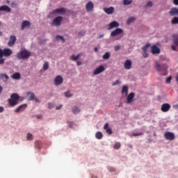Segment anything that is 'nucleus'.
Here are the masks:
<instances>
[{"label": "nucleus", "instance_id": "nucleus-1", "mask_svg": "<svg viewBox=\"0 0 178 178\" xmlns=\"http://www.w3.org/2000/svg\"><path fill=\"white\" fill-rule=\"evenodd\" d=\"M19 99H20V96L17 93H13L10 95V98L8 99V103L10 106H16L19 104Z\"/></svg>", "mask_w": 178, "mask_h": 178}, {"label": "nucleus", "instance_id": "nucleus-2", "mask_svg": "<svg viewBox=\"0 0 178 178\" xmlns=\"http://www.w3.org/2000/svg\"><path fill=\"white\" fill-rule=\"evenodd\" d=\"M30 56H31V52H30L29 50L26 49L21 50L19 52H17L16 54V57L19 60L29 59Z\"/></svg>", "mask_w": 178, "mask_h": 178}, {"label": "nucleus", "instance_id": "nucleus-3", "mask_svg": "<svg viewBox=\"0 0 178 178\" xmlns=\"http://www.w3.org/2000/svg\"><path fill=\"white\" fill-rule=\"evenodd\" d=\"M13 54V51L10 48L0 49V58H9Z\"/></svg>", "mask_w": 178, "mask_h": 178}, {"label": "nucleus", "instance_id": "nucleus-4", "mask_svg": "<svg viewBox=\"0 0 178 178\" xmlns=\"http://www.w3.org/2000/svg\"><path fill=\"white\" fill-rule=\"evenodd\" d=\"M62 20H63V17L61 16L56 17L51 22V26H56V27H59L60 24H62Z\"/></svg>", "mask_w": 178, "mask_h": 178}, {"label": "nucleus", "instance_id": "nucleus-5", "mask_svg": "<svg viewBox=\"0 0 178 178\" xmlns=\"http://www.w3.org/2000/svg\"><path fill=\"white\" fill-rule=\"evenodd\" d=\"M155 67L158 72H166V70H168V65L166 64H163L161 65L159 63H156Z\"/></svg>", "mask_w": 178, "mask_h": 178}, {"label": "nucleus", "instance_id": "nucleus-6", "mask_svg": "<svg viewBox=\"0 0 178 178\" xmlns=\"http://www.w3.org/2000/svg\"><path fill=\"white\" fill-rule=\"evenodd\" d=\"M164 138H165V140H169L170 141H173V140L176 138V136H175V134L168 131L164 134Z\"/></svg>", "mask_w": 178, "mask_h": 178}, {"label": "nucleus", "instance_id": "nucleus-7", "mask_svg": "<svg viewBox=\"0 0 178 178\" xmlns=\"http://www.w3.org/2000/svg\"><path fill=\"white\" fill-rule=\"evenodd\" d=\"M123 33V29L120 28H117L114 31H113L111 33V37H118V35H120V34H122Z\"/></svg>", "mask_w": 178, "mask_h": 178}, {"label": "nucleus", "instance_id": "nucleus-8", "mask_svg": "<svg viewBox=\"0 0 178 178\" xmlns=\"http://www.w3.org/2000/svg\"><path fill=\"white\" fill-rule=\"evenodd\" d=\"M66 10L64 8H56L55 9L51 15H54V16H57V15H62V13H65Z\"/></svg>", "mask_w": 178, "mask_h": 178}, {"label": "nucleus", "instance_id": "nucleus-9", "mask_svg": "<svg viewBox=\"0 0 178 178\" xmlns=\"http://www.w3.org/2000/svg\"><path fill=\"white\" fill-rule=\"evenodd\" d=\"M102 72H105V67H104L103 65H99L95 70L93 73L95 76H97L98 74H101Z\"/></svg>", "mask_w": 178, "mask_h": 178}, {"label": "nucleus", "instance_id": "nucleus-10", "mask_svg": "<svg viewBox=\"0 0 178 178\" xmlns=\"http://www.w3.org/2000/svg\"><path fill=\"white\" fill-rule=\"evenodd\" d=\"M16 41H17L16 36L12 35L10 36V39H9V41H8L7 45L8 47H13V45H15Z\"/></svg>", "mask_w": 178, "mask_h": 178}, {"label": "nucleus", "instance_id": "nucleus-11", "mask_svg": "<svg viewBox=\"0 0 178 178\" xmlns=\"http://www.w3.org/2000/svg\"><path fill=\"white\" fill-rule=\"evenodd\" d=\"M62 83H63V78L62 77V76L60 75L56 76L54 79L55 86H60Z\"/></svg>", "mask_w": 178, "mask_h": 178}, {"label": "nucleus", "instance_id": "nucleus-12", "mask_svg": "<svg viewBox=\"0 0 178 178\" xmlns=\"http://www.w3.org/2000/svg\"><path fill=\"white\" fill-rule=\"evenodd\" d=\"M170 108H171L170 104L165 103V104H162L161 111L162 112H169V111L170 110Z\"/></svg>", "mask_w": 178, "mask_h": 178}, {"label": "nucleus", "instance_id": "nucleus-13", "mask_svg": "<svg viewBox=\"0 0 178 178\" xmlns=\"http://www.w3.org/2000/svg\"><path fill=\"white\" fill-rule=\"evenodd\" d=\"M135 95L136 94L131 92L127 97V104H131V102H134Z\"/></svg>", "mask_w": 178, "mask_h": 178}, {"label": "nucleus", "instance_id": "nucleus-14", "mask_svg": "<svg viewBox=\"0 0 178 178\" xmlns=\"http://www.w3.org/2000/svg\"><path fill=\"white\" fill-rule=\"evenodd\" d=\"M151 52L153 55H156V54H161V49H159L156 45H153L151 47Z\"/></svg>", "mask_w": 178, "mask_h": 178}, {"label": "nucleus", "instance_id": "nucleus-15", "mask_svg": "<svg viewBox=\"0 0 178 178\" xmlns=\"http://www.w3.org/2000/svg\"><path fill=\"white\" fill-rule=\"evenodd\" d=\"M26 108H27V104H22L15 110V112L16 113H19V112H23V111H24Z\"/></svg>", "mask_w": 178, "mask_h": 178}, {"label": "nucleus", "instance_id": "nucleus-16", "mask_svg": "<svg viewBox=\"0 0 178 178\" xmlns=\"http://www.w3.org/2000/svg\"><path fill=\"white\" fill-rule=\"evenodd\" d=\"M170 16H178V8L176 7L172 8L169 11Z\"/></svg>", "mask_w": 178, "mask_h": 178}, {"label": "nucleus", "instance_id": "nucleus-17", "mask_svg": "<svg viewBox=\"0 0 178 178\" xmlns=\"http://www.w3.org/2000/svg\"><path fill=\"white\" fill-rule=\"evenodd\" d=\"M103 10L106 13L107 15H113L115 12V8L110 7V8H104Z\"/></svg>", "mask_w": 178, "mask_h": 178}, {"label": "nucleus", "instance_id": "nucleus-18", "mask_svg": "<svg viewBox=\"0 0 178 178\" xmlns=\"http://www.w3.org/2000/svg\"><path fill=\"white\" fill-rule=\"evenodd\" d=\"M30 26H31V23L30 22V21H23L21 24V30H24L26 27H30Z\"/></svg>", "mask_w": 178, "mask_h": 178}, {"label": "nucleus", "instance_id": "nucleus-19", "mask_svg": "<svg viewBox=\"0 0 178 178\" xmlns=\"http://www.w3.org/2000/svg\"><path fill=\"white\" fill-rule=\"evenodd\" d=\"M86 12H91L94 9V3L89 1L86 6Z\"/></svg>", "mask_w": 178, "mask_h": 178}, {"label": "nucleus", "instance_id": "nucleus-20", "mask_svg": "<svg viewBox=\"0 0 178 178\" xmlns=\"http://www.w3.org/2000/svg\"><path fill=\"white\" fill-rule=\"evenodd\" d=\"M119 22L113 21L108 24V30H112V29H115V27H119Z\"/></svg>", "mask_w": 178, "mask_h": 178}, {"label": "nucleus", "instance_id": "nucleus-21", "mask_svg": "<svg viewBox=\"0 0 178 178\" xmlns=\"http://www.w3.org/2000/svg\"><path fill=\"white\" fill-rule=\"evenodd\" d=\"M10 10H12V9H10L8 6L4 5L0 6V12H7V13H9Z\"/></svg>", "mask_w": 178, "mask_h": 178}, {"label": "nucleus", "instance_id": "nucleus-22", "mask_svg": "<svg viewBox=\"0 0 178 178\" xmlns=\"http://www.w3.org/2000/svg\"><path fill=\"white\" fill-rule=\"evenodd\" d=\"M109 127V123L106 122L105 125L104 126V129L106 130L107 134H112L113 132L112 131V129L108 128Z\"/></svg>", "mask_w": 178, "mask_h": 178}, {"label": "nucleus", "instance_id": "nucleus-23", "mask_svg": "<svg viewBox=\"0 0 178 178\" xmlns=\"http://www.w3.org/2000/svg\"><path fill=\"white\" fill-rule=\"evenodd\" d=\"M124 66L125 69H127V70H130V69H131V60H127L124 63Z\"/></svg>", "mask_w": 178, "mask_h": 178}, {"label": "nucleus", "instance_id": "nucleus-24", "mask_svg": "<svg viewBox=\"0 0 178 178\" xmlns=\"http://www.w3.org/2000/svg\"><path fill=\"white\" fill-rule=\"evenodd\" d=\"M26 95H30L29 99V101H34V99H35V95H34V92H28Z\"/></svg>", "mask_w": 178, "mask_h": 178}, {"label": "nucleus", "instance_id": "nucleus-25", "mask_svg": "<svg viewBox=\"0 0 178 178\" xmlns=\"http://www.w3.org/2000/svg\"><path fill=\"white\" fill-rule=\"evenodd\" d=\"M122 94H124L125 97H127V94H129V87L127 86H124L122 87Z\"/></svg>", "mask_w": 178, "mask_h": 178}, {"label": "nucleus", "instance_id": "nucleus-26", "mask_svg": "<svg viewBox=\"0 0 178 178\" xmlns=\"http://www.w3.org/2000/svg\"><path fill=\"white\" fill-rule=\"evenodd\" d=\"M21 76L22 75H20L19 72H15L11 76L12 79H13L14 80H20Z\"/></svg>", "mask_w": 178, "mask_h": 178}, {"label": "nucleus", "instance_id": "nucleus-27", "mask_svg": "<svg viewBox=\"0 0 178 178\" xmlns=\"http://www.w3.org/2000/svg\"><path fill=\"white\" fill-rule=\"evenodd\" d=\"M95 137L97 138V140H102V138L104 137V134L101 131H97L95 134Z\"/></svg>", "mask_w": 178, "mask_h": 178}, {"label": "nucleus", "instance_id": "nucleus-28", "mask_svg": "<svg viewBox=\"0 0 178 178\" xmlns=\"http://www.w3.org/2000/svg\"><path fill=\"white\" fill-rule=\"evenodd\" d=\"M72 111L74 115H77V113H80L81 110L79 108V107L74 106L72 107Z\"/></svg>", "mask_w": 178, "mask_h": 178}, {"label": "nucleus", "instance_id": "nucleus-29", "mask_svg": "<svg viewBox=\"0 0 178 178\" xmlns=\"http://www.w3.org/2000/svg\"><path fill=\"white\" fill-rule=\"evenodd\" d=\"M172 40L176 47H178V35H173L172 36Z\"/></svg>", "mask_w": 178, "mask_h": 178}, {"label": "nucleus", "instance_id": "nucleus-30", "mask_svg": "<svg viewBox=\"0 0 178 178\" xmlns=\"http://www.w3.org/2000/svg\"><path fill=\"white\" fill-rule=\"evenodd\" d=\"M151 47V44L148 43L145 44V46L141 47V49L143 51L148 52V49Z\"/></svg>", "mask_w": 178, "mask_h": 178}, {"label": "nucleus", "instance_id": "nucleus-31", "mask_svg": "<svg viewBox=\"0 0 178 178\" xmlns=\"http://www.w3.org/2000/svg\"><path fill=\"white\" fill-rule=\"evenodd\" d=\"M7 3L11 6V8H17V3H16V1H7Z\"/></svg>", "mask_w": 178, "mask_h": 178}, {"label": "nucleus", "instance_id": "nucleus-32", "mask_svg": "<svg viewBox=\"0 0 178 178\" xmlns=\"http://www.w3.org/2000/svg\"><path fill=\"white\" fill-rule=\"evenodd\" d=\"M3 79H6V80H9V76L6 74H0V80H3Z\"/></svg>", "mask_w": 178, "mask_h": 178}, {"label": "nucleus", "instance_id": "nucleus-33", "mask_svg": "<svg viewBox=\"0 0 178 178\" xmlns=\"http://www.w3.org/2000/svg\"><path fill=\"white\" fill-rule=\"evenodd\" d=\"M26 140H28V141H31L32 140H34V136L33 134L28 133L26 135Z\"/></svg>", "mask_w": 178, "mask_h": 178}, {"label": "nucleus", "instance_id": "nucleus-34", "mask_svg": "<svg viewBox=\"0 0 178 178\" xmlns=\"http://www.w3.org/2000/svg\"><path fill=\"white\" fill-rule=\"evenodd\" d=\"M111 58V53L110 52H106L104 55H103V59L105 60H108Z\"/></svg>", "mask_w": 178, "mask_h": 178}, {"label": "nucleus", "instance_id": "nucleus-35", "mask_svg": "<svg viewBox=\"0 0 178 178\" xmlns=\"http://www.w3.org/2000/svg\"><path fill=\"white\" fill-rule=\"evenodd\" d=\"M56 40H57V41H62V42H65V38H63V36H61V35H56Z\"/></svg>", "mask_w": 178, "mask_h": 178}, {"label": "nucleus", "instance_id": "nucleus-36", "mask_svg": "<svg viewBox=\"0 0 178 178\" xmlns=\"http://www.w3.org/2000/svg\"><path fill=\"white\" fill-rule=\"evenodd\" d=\"M171 23L172 24H178V17H174L171 20Z\"/></svg>", "mask_w": 178, "mask_h": 178}, {"label": "nucleus", "instance_id": "nucleus-37", "mask_svg": "<svg viewBox=\"0 0 178 178\" xmlns=\"http://www.w3.org/2000/svg\"><path fill=\"white\" fill-rule=\"evenodd\" d=\"M134 20H136V18H134V17H131L128 18L127 23V24H130L131 23H133V22H134Z\"/></svg>", "mask_w": 178, "mask_h": 178}, {"label": "nucleus", "instance_id": "nucleus-38", "mask_svg": "<svg viewBox=\"0 0 178 178\" xmlns=\"http://www.w3.org/2000/svg\"><path fill=\"white\" fill-rule=\"evenodd\" d=\"M49 67V63L45 62L43 65V70H48Z\"/></svg>", "mask_w": 178, "mask_h": 178}, {"label": "nucleus", "instance_id": "nucleus-39", "mask_svg": "<svg viewBox=\"0 0 178 178\" xmlns=\"http://www.w3.org/2000/svg\"><path fill=\"white\" fill-rule=\"evenodd\" d=\"M65 95L67 98H70L71 97H73V95L70 93V90H67L65 92Z\"/></svg>", "mask_w": 178, "mask_h": 178}, {"label": "nucleus", "instance_id": "nucleus-40", "mask_svg": "<svg viewBox=\"0 0 178 178\" xmlns=\"http://www.w3.org/2000/svg\"><path fill=\"white\" fill-rule=\"evenodd\" d=\"M35 148H38V149H41V143L40 142L35 141Z\"/></svg>", "mask_w": 178, "mask_h": 178}, {"label": "nucleus", "instance_id": "nucleus-41", "mask_svg": "<svg viewBox=\"0 0 178 178\" xmlns=\"http://www.w3.org/2000/svg\"><path fill=\"white\" fill-rule=\"evenodd\" d=\"M72 60H77V59H79V58H80V54H78L77 56H75L74 54H73L72 56H71Z\"/></svg>", "mask_w": 178, "mask_h": 178}, {"label": "nucleus", "instance_id": "nucleus-42", "mask_svg": "<svg viewBox=\"0 0 178 178\" xmlns=\"http://www.w3.org/2000/svg\"><path fill=\"white\" fill-rule=\"evenodd\" d=\"M120 147H121L120 143L117 142V143L114 145L113 148H114L115 149H119V148H120Z\"/></svg>", "mask_w": 178, "mask_h": 178}, {"label": "nucleus", "instance_id": "nucleus-43", "mask_svg": "<svg viewBox=\"0 0 178 178\" xmlns=\"http://www.w3.org/2000/svg\"><path fill=\"white\" fill-rule=\"evenodd\" d=\"M120 83H122V82L120 81V80L117 79L115 82H113V83H112V86H118V85L120 84Z\"/></svg>", "mask_w": 178, "mask_h": 178}, {"label": "nucleus", "instance_id": "nucleus-44", "mask_svg": "<svg viewBox=\"0 0 178 178\" xmlns=\"http://www.w3.org/2000/svg\"><path fill=\"white\" fill-rule=\"evenodd\" d=\"M143 53L142 54L143 58H148L149 56V54H148V51H143Z\"/></svg>", "mask_w": 178, "mask_h": 178}, {"label": "nucleus", "instance_id": "nucleus-45", "mask_svg": "<svg viewBox=\"0 0 178 178\" xmlns=\"http://www.w3.org/2000/svg\"><path fill=\"white\" fill-rule=\"evenodd\" d=\"M108 170L109 172H116V168H115L113 167H108Z\"/></svg>", "mask_w": 178, "mask_h": 178}, {"label": "nucleus", "instance_id": "nucleus-46", "mask_svg": "<svg viewBox=\"0 0 178 178\" xmlns=\"http://www.w3.org/2000/svg\"><path fill=\"white\" fill-rule=\"evenodd\" d=\"M143 134H144V132H140V133H134L132 134V136H134V137L138 136H143Z\"/></svg>", "mask_w": 178, "mask_h": 178}, {"label": "nucleus", "instance_id": "nucleus-47", "mask_svg": "<svg viewBox=\"0 0 178 178\" xmlns=\"http://www.w3.org/2000/svg\"><path fill=\"white\" fill-rule=\"evenodd\" d=\"M170 81H172V76H168L165 81L167 84H170Z\"/></svg>", "mask_w": 178, "mask_h": 178}, {"label": "nucleus", "instance_id": "nucleus-48", "mask_svg": "<svg viewBox=\"0 0 178 178\" xmlns=\"http://www.w3.org/2000/svg\"><path fill=\"white\" fill-rule=\"evenodd\" d=\"M78 35H79V37H84V35H86V32L80 31L78 33Z\"/></svg>", "mask_w": 178, "mask_h": 178}, {"label": "nucleus", "instance_id": "nucleus-49", "mask_svg": "<svg viewBox=\"0 0 178 178\" xmlns=\"http://www.w3.org/2000/svg\"><path fill=\"white\" fill-rule=\"evenodd\" d=\"M131 2H133V1H124L123 4L124 5H131Z\"/></svg>", "mask_w": 178, "mask_h": 178}, {"label": "nucleus", "instance_id": "nucleus-50", "mask_svg": "<svg viewBox=\"0 0 178 178\" xmlns=\"http://www.w3.org/2000/svg\"><path fill=\"white\" fill-rule=\"evenodd\" d=\"M6 58H0V65H3L5 63Z\"/></svg>", "mask_w": 178, "mask_h": 178}, {"label": "nucleus", "instance_id": "nucleus-51", "mask_svg": "<svg viewBox=\"0 0 178 178\" xmlns=\"http://www.w3.org/2000/svg\"><path fill=\"white\" fill-rule=\"evenodd\" d=\"M121 47L120 45H116L114 47V50L116 51H119Z\"/></svg>", "mask_w": 178, "mask_h": 178}, {"label": "nucleus", "instance_id": "nucleus-52", "mask_svg": "<svg viewBox=\"0 0 178 178\" xmlns=\"http://www.w3.org/2000/svg\"><path fill=\"white\" fill-rule=\"evenodd\" d=\"M52 108H54V104H52V103H49V104H48V108H49V109H52Z\"/></svg>", "mask_w": 178, "mask_h": 178}, {"label": "nucleus", "instance_id": "nucleus-53", "mask_svg": "<svg viewBox=\"0 0 178 178\" xmlns=\"http://www.w3.org/2000/svg\"><path fill=\"white\" fill-rule=\"evenodd\" d=\"M146 6L149 8H150V6H152V1L147 2Z\"/></svg>", "mask_w": 178, "mask_h": 178}, {"label": "nucleus", "instance_id": "nucleus-54", "mask_svg": "<svg viewBox=\"0 0 178 178\" xmlns=\"http://www.w3.org/2000/svg\"><path fill=\"white\" fill-rule=\"evenodd\" d=\"M171 48H172V51H177V48L176 47V45L175 46L173 44L171 46Z\"/></svg>", "mask_w": 178, "mask_h": 178}, {"label": "nucleus", "instance_id": "nucleus-55", "mask_svg": "<svg viewBox=\"0 0 178 178\" xmlns=\"http://www.w3.org/2000/svg\"><path fill=\"white\" fill-rule=\"evenodd\" d=\"M77 66H81L83 65V63L81 61H76Z\"/></svg>", "mask_w": 178, "mask_h": 178}, {"label": "nucleus", "instance_id": "nucleus-56", "mask_svg": "<svg viewBox=\"0 0 178 178\" xmlns=\"http://www.w3.org/2000/svg\"><path fill=\"white\" fill-rule=\"evenodd\" d=\"M3 111H5V108H3V106H0V113H2Z\"/></svg>", "mask_w": 178, "mask_h": 178}, {"label": "nucleus", "instance_id": "nucleus-57", "mask_svg": "<svg viewBox=\"0 0 178 178\" xmlns=\"http://www.w3.org/2000/svg\"><path fill=\"white\" fill-rule=\"evenodd\" d=\"M3 91V88L2 87V86L0 85V95L1 94H2Z\"/></svg>", "mask_w": 178, "mask_h": 178}, {"label": "nucleus", "instance_id": "nucleus-58", "mask_svg": "<svg viewBox=\"0 0 178 178\" xmlns=\"http://www.w3.org/2000/svg\"><path fill=\"white\" fill-rule=\"evenodd\" d=\"M42 115L40 114L37 115V119H42Z\"/></svg>", "mask_w": 178, "mask_h": 178}, {"label": "nucleus", "instance_id": "nucleus-59", "mask_svg": "<svg viewBox=\"0 0 178 178\" xmlns=\"http://www.w3.org/2000/svg\"><path fill=\"white\" fill-rule=\"evenodd\" d=\"M60 108H62V105H60L59 106H56V109L57 111H59V109H60Z\"/></svg>", "mask_w": 178, "mask_h": 178}, {"label": "nucleus", "instance_id": "nucleus-60", "mask_svg": "<svg viewBox=\"0 0 178 178\" xmlns=\"http://www.w3.org/2000/svg\"><path fill=\"white\" fill-rule=\"evenodd\" d=\"M173 3H174V5L177 6L178 5V1H174Z\"/></svg>", "mask_w": 178, "mask_h": 178}, {"label": "nucleus", "instance_id": "nucleus-61", "mask_svg": "<svg viewBox=\"0 0 178 178\" xmlns=\"http://www.w3.org/2000/svg\"><path fill=\"white\" fill-rule=\"evenodd\" d=\"M34 100L35 102H40V99L38 98H35Z\"/></svg>", "mask_w": 178, "mask_h": 178}, {"label": "nucleus", "instance_id": "nucleus-62", "mask_svg": "<svg viewBox=\"0 0 178 178\" xmlns=\"http://www.w3.org/2000/svg\"><path fill=\"white\" fill-rule=\"evenodd\" d=\"M94 50H95V52H98V47H95Z\"/></svg>", "mask_w": 178, "mask_h": 178}, {"label": "nucleus", "instance_id": "nucleus-63", "mask_svg": "<svg viewBox=\"0 0 178 178\" xmlns=\"http://www.w3.org/2000/svg\"><path fill=\"white\" fill-rule=\"evenodd\" d=\"M104 37V35H99V38H102Z\"/></svg>", "mask_w": 178, "mask_h": 178}, {"label": "nucleus", "instance_id": "nucleus-64", "mask_svg": "<svg viewBox=\"0 0 178 178\" xmlns=\"http://www.w3.org/2000/svg\"><path fill=\"white\" fill-rule=\"evenodd\" d=\"M92 178H97V177L92 175Z\"/></svg>", "mask_w": 178, "mask_h": 178}]
</instances>
